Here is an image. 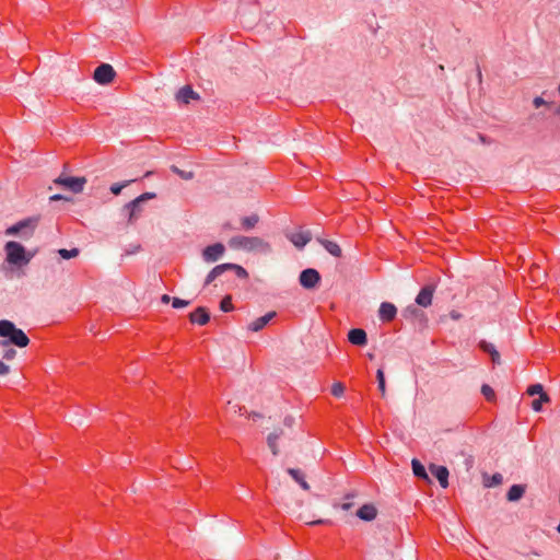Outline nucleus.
Listing matches in <instances>:
<instances>
[{
	"mask_svg": "<svg viewBox=\"0 0 560 560\" xmlns=\"http://www.w3.org/2000/svg\"><path fill=\"white\" fill-rule=\"evenodd\" d=\"M188 305V301H185V300H182V299H178V298H174L173 301H172V306L174 308H182V307H185Z\"/></svg>",
	"mask_w": 560,
	"mask_h": 560,
	"instance_id": "nucleus-37",
	"label": "nucleus"
},
{
	"mask_svg": "<svg viewBox=\"0 0 560 560\" xmlns=\"http://www.w3.org/2000/svg\"><path fill=\"white\" fill-rule=\"evenodd\" d=\"M430 471L439 480L442 488L448 487V470L445 466L431 465Z\"/></svg>",
	"mask_w": 560,
	"mask_h": 560,
	"instance_id": "nucleus-14",
	"label": "nucleus"
},
{
	"mask_svg": "<svg viewBox=\"0 0 560 560\" xmlns=\"http://www.w3.org/2000/svg\"><path fill=\"white\" fill-rule=\"evenodd\" d=\"M132 180H126L124 183H115L110 186V192L114 195H119L126 186H128Z\"/></svg>",
	"mask_w": 560,
	"mask_h": 560,
	"instance_id": "nucleus-33",
	"label": "nucleus"
},
{
	"mask_svg": "<svg viewBox=\"0 0 560 560\" xmlns=\"http://www.w3.org/2000/svg\"><path fill=\"white\" fill-rule=\"evenodd\" d=\"M198 94L189 86L185 85L179 89L175 95V100L178 104H189L191 100H198Z\"/></svg>",
	"mask_w": 560,
	"mask_h": 560,
	"instance_id": "nucleus-10",
	"label": "nucleus"
},
{
	"mask_svg": "<svg viewBox=\"0 0 560 560\" xmlns=\"http://www.w3.org/2000/svg\"><path fill=\"white\" fill-rule=\"evenodd\" d=\"M4 348L5 349L3 351L2 358L8 361L13 360L16 354V351L13 348H10V346Z\"/></svg>",
	"mask_w": 560,
	"mask_h": 560,
	"instance_id": "nucleus-36",
	"label": "nucleus"
},
{
	"mask_svg": "<svg viewBox=\"0 0 560 560\" xmlns=\"http://www.w3.org/2000/svg\"><path fill=\"white\" fill-rule=\"evenodd\" d=\"M56 183L69 188L72 192H81L86 183L84 177H59Z\"/></svg>",
	"mask_w": 560,
	"mask_h": 560,
	"instance_id": "nucleus-9",
	"label": "nucleus"
},
{
	"mask_svg": "<svg viewBox=\"0 0 560 560\" xmlns=\"http://www.w3.org/2000/svg\"><path fill=\"white\" fill-rule=\"evenodd\" d=\"M318 242L324 246V248L334 257L340 258L342 255V250L340 246L332 241L318 238Z\"/></svg>",
	"mask_w": 560,
	"mask_h": 560,
	"instance_id": "nucleus-19",
	"label": "nucleus"
},
{
	"mask_svg": "<svg viewBox=\"0 0 560 560\" xmlns=\"http://www.w3.org/2000/svg\"><path fill=\"white\" fill-rule=\"evenodd\" d=\"M150 175H151V172H147L144 176L148 177Z\"/></svg>",
	"mask_w": 560,
	"mask_h": 560,
	"instance_id": "nucleus-50",
	"label": "nucleus"
},
{
	"mask_svg": "<svg viewBox=\"0 0 560 560\" xmlns=\"http://www.w3.org/2000/svg\"><path fill=\"white\" fill-rule=\"evenodd\" d=\"M1 268H2V270H3V271H5V270H7L5 265H2V267H1Z\"/></svg>",
	"mask_w": 560,
	"mask_h": 560,
	"instance_id": "nucleus-51",
	"label": "nucleus"
},
{
	"mask_svg": "<svg viewBox=\"0 0 560 560\" xmlns=\"http://www.w3.org/2000/svg\"><path fill=\"white\" fill-rule=\"evenodd\" d=\"M525 493V486L523 485H513L506 494V499L509 501H517L520 500Z\"/></svg>",
	"mask_w": 560,
	"mask_h": 560,
	"instance_id": "nucleus-20",
	"label": "nucleus"
},
{
	"mask_svg": "<svg viewBox=\"0 0 560 560\" xmlns=\"http://www.w3.org/2000/svg\"><path fill=\"white\" fill-rule=\"evenodd\" d=\"M529 275L535 284H540L546 277V272L538 265H533L529 269Z\"/></svg>",
	"mask_w": 560,
	"mask_h": 560,
	"instance_id": "nucleus-22",
	"label": "nucleus"
},
{
	"mask_svg": "<svg viewBox=\"0 0 560 560\" xmlns=\"http://www.w3.org/2000/svg\"><path fill=\"white\" fill-rule=\"evenodd\" d=\"M50 199L51 200H59V199H61V196L60 195H55Z\"/></svg>",
	"mask_w": 560,
	"mask_h": 560,
	"instance_id": "nucleus-47",
	"label": "nucleus"
},
{
	"mask_svg": "<svg viewBox=\"0 0 560 560\" xmlns=\"http://www.w3.org/2000/svg\"><path fill=\"white\" fill-rule=\"evenodd\" d=\"M289 238L298 248H303L312 240V235L308 231H302L291 234Z\"/></svg>",
	"mask_w": 560,
	"mask_h": 560,
	"instance_id": "nucleus-16",
	"label": "nucleus"
},
{
	"mask_svg": "<svg viewBox=\"0 0 560 560\" xmlns=\"http://www.w3.org/2000/svg\"><path fill=\"white\" fill-rule=\"evenodd\" d=\"M479 348H480L483 352H487L488 354H491V352H493L494 350H497V349L494 348V346H493V345H491V343H489V342H487V341H485V340H481V341L479 342Z\"/></svg>",
	"mask_w": 560,
	"mask_h": 560,
	"instance_id": "nucleus-35",
	"label": "nucleus"
},
{
	"mask_svg": "<svg viewBox=\"0 0 560 560\" xmlns=\"http://www.w3.org/2000/svg\"><path fill=\"white\" fill-rule=\"evenodd\" d=\"M5 262L12 267L21 268L30 264L34 254L27 252L25 247L15 242L9 241L4 245Z\"/></svg>",
	"mask_w": 560,
	"mask_h": 560,
	"instance_id": "nucleus-2",
	"label": "nucleus"
},
{
	"mask_svg": "<svg viewBox=\"0 0 560 560\" xmlns=\"http://www.w3.org/2000/svg\"><path fill=\"white\" fill-rule=\"evenodd\" d=\"M350 506H351V504H350V503H343V504H342V509H343V510H348Z\"/></svg>",
	"mask_w": 560,
	"mask_h": 560,
	"instance_id": "nucleus-48",
	"label": "nucleus"
},
{
	"mask_svg": "<svg viewBox=\"0 0 560 560\" xmlns=\"http://www.w3.org/2000/svg\"><path fill=\"white\" fill-rule=\"evenodd\" d=\"M189 318L192 324L206 325L209 322L210 316L205 307H198L190 313Z\"/></svg>",
	"mask_w": 560,
	"mask_h": 560,
	"instance_id": "nucleus-17",
	"label": "nucleus"
},
{
	"mask_svg": "<svg viewBox=\"0 0 560 560\" xmlns=\"http://www.w3.org/2000/svg\"><path fill=\"white\" fill-rule=\"evenodd\" d=\"M397 308L393 303L383 302L378 310V316L382 322L389 323L395 319Z\"/></svg>",
	"mask_w": 560,
	"mask_h": 560,
	"instance_id": "nucleus-12",
	"label": "nucleus"
},
{
	"mask_svg": "<svg viewBox=\"0 0 560 560\" xmlns=\"http://www.w3.org/2000/svg\"><path fill=\"white\" fill-rule=\"evenodd\" d=\"M348 340L354 346L363 347L368 343V336L364 329L353 328L348 332Z\"/></svg>",
	"mask_w": 560,
	"mask_h": 560,
	"instance_id": "nucleus-13",
	"label": "nucleus"
},
{
	"mask_svg": "<svg viewBox=\"0 0 560 560\" xmlns=\"http://www.w3.org/2000/svg\"><path fill=\"white\" fill-rule=\"evenodd\" d=\"M276 312H269L266 315L256 318L248 325V329L255 332L261 330L273 317H276Z\"/></svg>",
	"mask_w": 560,
	"mask_h": 560,
	"instance_id": "nucleus-15",
	"label": "nucleus"
},
{
	"mask_svg": "<svg viewBox=\"0 0 560 560\" xmlns=\"http://www.w3.org/2000/svg\"><path fill=\"white\" fill-rule=\"evenodd\" d=\"M229 246L234 249H243L255 253H269L270 244L257 236L237 235L229 241Z\"/></svg>",
	"mask_w": 560,
	"mask_h": 560,
	"instance_id": "nucleus-3",
	"label": "nucleus"
},
{
	"mask_svg": "<svg viewBox=\"0 0 560 560\" xmlns=\"http://www.w3.org/2000/svg\"><path fill=\"white\" fill-rule=\"evenodd\" d=\"M357 515L363 521H373L377 515V510L372 504H364L358 510Z\"/></svg>",
	"mask_w": 560,
	"mask_h": 560,
	"instance_id": "nucleus-18",
	"label": "nucleus"
},
{
	"mask_svg": "<svg viewBox=\"0 0 560 560\" xmlns=\"http://www.w3.org/2000/svg\"><path fill=\"white\" fill-rule=\"evenodd\" d=\"M320 281V275L313 268L305 269L300 275V283L305 289L315 288Z\"/></svg>",
	"mask_w": 560,
	"mask_h": 560,
	"instance_id": "nucleus-8",
	"label": "nucleus"
},
{
	"mask_svg": "<svg viewBox=\"0 0 560 560\" xmlns=\"http://www.w3.org/2000/svg\"><path fill=\"white\" fill-rule=\"evenodd\" d=\"M220 308L225 313L231 312L234 308L231 295H225L223 298V300L220 303Z\"/></svg>",
	"mask_w": 560,
	"mask_h": 560,
	"instance_id": "nucleus-31",
	"label": "nucleus"
},
{
	"mask_svg": "<svg viewBox=\"0 0 560 560\" xmlns=\"http://www.w3.org/2000/svg\"><path fill=\"white\" fill-rule=\"evenodd\" d=\"M226 270H232L237 278L245 279L248 277V272L240 265L235 264H222L212 268V279L219 277Z\"/></svg>",
	"mask_w": 560,
	"mask_h": 560,
	"instance_id": "nucleus-7",
	"label": "nucleus"
},
{
	"mask_svg": "<svg viewBox=\"0 0 560 560\" xmlns=\"http://www.w3.org/2000/svg\"><path fill=\"white\" fill-rule=\"evenodd\" d=\"M376 378L378 383V389L381 392L382 397L386 394V385H385V376L382 369H378L376 372Z\"/></svg>",
	"mask_w": 560,
	"mask_h": 560,
	"instance_id": "nucleus-28",
	"label": "nucleus"
},
{
	"mask_svg": "<svg viewBox=\"0 0 560 560\" xmlns=\"http://www.w3.org/2000/svg\"><path fill=\"white\" fill-rule=\"evenodd\" d=\"M542 402H545V401H544V399H541V397H539L538 399H534L532 402V408L535 411H540Z\"/></svg>",
	"mask_w": 560,
	"mask_h": 560,
	"instance_id": "nucleus-38",
	"label": "nucleus"
},
{
	"mask_svg": "<svg viewBox=\"0 0 560 560\" xmlns=\"http://www.w3.org/2000/svg\"><path fill=\"white\" fill-rule=\"evenodd\" d=\"M210 282V273L206 277L205 283L208 284Z\"/></svg>",
	"mask_w": 560,
	"mask_h": 560,
	"instance_id": "nucleus-49",
	"label": "nucleus"
},
{
	"mask_svg": "<svg viewBox=\"0 0 560 560\" xmlns=\"http://www.w3.org/2000/svg\"><path fill=\"white\" fill-rule=\"evenodd\" d=\"M450 317L454 320H458L462 317V314L453 310L450 312Z\"/></svg>",
	"mask_w": 560,
	"mask_h": 560,
	"instance_id": "nucleus-44",
	"label": "nucleus"
},
{
	"mask_svg": "<svg viewBox=\"0 0 560 560\" xmlns=\"http://www.w3.org/2000/svg\"><path fill=\"white\" fill-rule=\"evenodd\" d=\"M0 337L8 338V340L0 341L1 347H8L12 343L16 347L24 348L30 342L26 334L7 319L0 320Z\"/></svg>",
	"mask_w": 560,
	"mask_h": 560,
	"instance_id": "nucleus-1",
	"label": "nucleus"
},
{
	"mask_svg": "<svg viewBox=\"0 0 560 560\" xmlns=\"http://www.w3.org/2000/svg\"><path fill=\"white\" fill-rule=\"evenodd\" d=\"M481 393L485 396L487 401H489V402L495 401L497 396H495L493 388L490 385L483 384L481 386Z\"/></svg>",
	"mask_w": 560,
	"mask_h": 560,
	"instance_id": "nucleus-27",
	"label": "nucleus"
},
{
	"mask_svg": "<svg viewBox=\"0 0 560 560\" xmlns=\"http://www.w3.org/2000/svg\"><path fill=\"white\" fill-rule=\"evenodd\" d=\"M93 78L100 84H108L114 80L115 71L110 65L102 63L95 69Z\"/></svg>",
	"mask_w": 560,
	"mask_h": 560,
	"instance_id": "nucleus-6",
	"label": "nucleus"
},
{
	"mask_svg": "<svg viewBox=\"0 0 560 560\" xmlns=\"http://www.w3.org/2000/svg\"><path fill=\"white\" fill-rule=\"evenodd\" d=\"M490 357L493 364H500V353L497 350L491 352Z\"/></svg>",
	"mask_w": 560,
	"mask_h": 560,
	"instance_id": "nucleus-39",
	"label": "nucleus"
},
{
	"mask_svg": "<svg viewBox=\"0 0 560 560\" xmlns=\"http://www.w3.org/2000/svg\"><path fill=\"white\" fill-rule=\"evenodd\" d=\"M259 222V215L253 213L248 217H244L241 219V229L244 231H249L254 229Z\"/></svg>",
	"mask_w": 560,
	"mask_h": 560,
	"instance_id": "nucleus-21",
	"label": "nucleus"
},
{
	"mask_svg": "<svg viewBox=\"0 0 560 560\" xmlns=\"http://www.w3.org/2000/svg\"><path fill=\"white\" fill-rule=\"evenodd\" d=\"M268 441H269V446L272 450V453L276 455L278 453V451L276 448V443L271 440V436H269Z\"/></svg>",
	"mask_w": 560,
	"mask_h": 560,
	"instance_id": "nucleus-45",
	"label": "nucleus"
},
{
	"mask_svg": "<svg viewBox=\"0 0 560 560\" xmlns=\"http://www.w3.org/2000/svg\"><path fill=\"white\" fill-rule=\"evenodd\" d=\"M502 475L497 472V474H493L492 476H488V475H485L483 476V485L486 487H493V486H499L502 483Z\"/></svg>",
	"mask_w": 560,
	"mask_h": 560,
	"instance_id": "nucleus-26",
	"label": "nucleus"
},
{
	"mask_svg": "<svg viewBox=\"0 0 560 560\" xmlns=\"http://www.w3.org/2000/svg\"><path fill=\"white\" fill-rule=\"evenodd\" d=\"M307 524L308 525H330L331 521H329V520H317V521H314V522H308Z\"/></svg>",
	"mask_w": 560,
	"mask_h": 560,
	"instance_id": "nucleus-40",
	"label": "nucleus"
},
{
	"mask_svg": "<svg viewBox=\"0 0 560 560\" xmlns=\"http://www.w3.org/2000/svg\"><path fill=\"white\" fill-rule=\"evenodd\" d=\"M288 474L296 481L299 482V485L304 489V490H308L310 489V486L308 483L305 481L304 479V475L302 474L301 470L299 469H294V468H289L288 469Z\"/></svg>",
	"mask_w": 560,
	"mask_h": 560,
	"instance_id": "nucleus-23",
	"label": "nucleus"
},
{
	"mask_svg": "<svg viewBox=\"0 0 560 560\" xmlns=\"http://www.w3.org/2000/svg\"><path fill=\"white\" fill-rule=\"evenodd\" d=\"M527 394L529 396L539 395V397H541V399H544L545 402L549 401V396L544 392L542 385L540 384L530 385L527 388Z\"/></svg>",
	"mask_w": 560,
	"mask_h": 560,
	"instance_id": "nucleus-24",
	"label": "nucleus"
},
{
	"mask_svg": "<svg viewBox=\"0 0 560 560\" xmlns=\"http://www.w3.org/2000/svg\"><path fill=\"white\" fill-rule=\"evenodd\" d=\"M411 465H412V470H413V474L416 477L424 479V480L429 479L424 466L418 459H412Z\"/></svg>",
	"mask_w": 560,
	"mask_h": 560,
	"instance_id": "nucleus-25",
	"label": "nucleus"
},
{
	"mask_svg": "<svg viewBox=\"0 0 560 560\" xmlns=\"http://www.w3.org/2000/svg\"><path fill=\"white\" fill-rule=\"evenodd\" d=\"M38 220L36 218H27L19 221L18 223L9 226L5 230V234L10 236H21L28 238L33 235L34 230L37 225Z\"/></svg>",
	"mask_w": 560,
	"mask_h": 560,
	"instance_id": "nucleus-4",
	"label": "nucleus"
},
{
	"mask_svg": "<svg viewBox=\"0 0 560 560\" xmlns=\"http://www.w3.org/2000/svg\"><path fill=\"white\" fill-rule=\"evenodd\" d=\"M154 197V192H144L127 203L125 209L129 212L128 222L133 223L136 220H138L142 212V203L149 199H153Z\"/></svg>",
	"mask_w": 560,
	"mask_h": 560,
	"instance_id": "nucleus-5",
	"label": "nucleus"
},
{
	"mask_svg": "<svg viewBox=\"0 0 560 560\" xmlns=\"http://www.w3.org/2000/svg\"><path fill=\"white\" fill-rule=\"evenodd\" d=\"M346 390L345 385L341 382L334 383L331 386V394L335 397H341Z\"/></svg>",
	"mask_w": 560,
	"mask_h": 560,
	"instance_id": "nucleus-32",
	"label": "nucleus"
},
{
	"mask_svg": "<svg viewBox=\"0 0 560 560\" xmlns=\"http://www.w3.org/2000/svg\"><path fill=\"white\" fill-rule=\"evenodd\" d=\"M161 300L163 303H168L171 298L167 294H164Z\"/></svg>",
	"mask_w": 560,
	"mask_h": 560,
	"instance_id": "nucleus-46",
	"label": "nucleus"
},
{
	"mask_svg": "<svg viewBox=\"0 0 560 560\" xmlns=\"http://www.w3.org/2000/svg\"><path fill=\"white\" fill-rule=\"evenodd\" d=\"M433 293H434L433 285L428 284V285L423 287L416 298L417 304L422 307L430 306L432 304Z\"/></svg>",
	"mask_w": 560,
	"mask_h": 560,
	"instance_id": "nucleus-11",
	"label": "nucleus"
},
{
	"mask_svg": "<svg viewBox=\"0 0 560 560\" xmlns=\"http://www.w3.org/2000/svg\"><path fill=\"white\" fill-rule=\"evenodd\" d=\"M225 247L221 243L212 244V261L218 260L224 253Z\"/></svg>",
	"mask_w": 560,
	"mask_h": 560,
	"instance_id": "nucleus-29",
	"label": "nucleus"
},
{
	"mask_svg": "<svg viewBox=\"0 0 560 560\" xmlns=\"http://www.w3.org/2000/svg\"><path fill=\"white\" fill-rule=\"evenodd\" d=\"M10 371L9 365L4 364L2 361H0V375H7Z\"/></svg>",
	"mask_w": 560,
	"mask_h": 560,
	"instance_id": "nucleus-41",
	"label": "nucleus"
},
{
	"mask_svg": "<svg viewBox=\"0 0 560 560\" xmlns=\"http://www.w3.org/2000/svg\"><path fill=\"white\" fill-rule=\"evenodd\" d=\"M171 170L177 174L178 176H180L182 178L184 179H191L192 178V173L191 172H186V171H182L179 170L177 166L173 165L171 167Z\"/></svg>",
	"mask_w": 560,
	"mask_h": 560,
	"instance_id": "nucleus-34",
	"label": "nucleus"
},
{
	"mask_svg": "<svg viewBox=\"0 0 560 560\" xmlns=\"http://www.w3.org/2000/svg\"><path fill=\"white\" fill-rule=\"evenodd\" d=\"M58 254L63 258V259H70V258H74L79 255V249L78 248H72V249H66V248H61L58 250Z\"/></svg>",
	"mask_w": 560,
	"mask_h": 560,
	"instance_id": "nucleus-30",
	"label": "nucleus"
},
{
	"mask_svg": "<svg viewBox=\"0 0 560 560\" xmlns=\"http://www.w3.org/2000/svg\"><path fill=\"white\" fill-rule=\"evenodd\" d=\"M533 103H534V106H535L536 108H538V107H540L541 105H544V104H545V101L542 100V97L537 96V97H535V98H534V102H533Z\"/></svg>",
	"mask_w": 560,
	"mask_h": 560,
	"instance_id": "nucleus-43",
	"label": "nucleus"
},
{
	"mask_svg": "<svg viewBox=\"0 0 560 560\" xmlns=\"http://www.w3.org/2000/svg\"><path fill=\"white\" fill-rule=\"evenodd\" d=\"M202 256L206 261H210V245L202 249Z\"/></svg>",
	"mask_w": 560,
	"mask_h": 560,
	"instance_id": "nucleus-42",
	"label": "nucleus"
}]
</instances>
